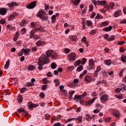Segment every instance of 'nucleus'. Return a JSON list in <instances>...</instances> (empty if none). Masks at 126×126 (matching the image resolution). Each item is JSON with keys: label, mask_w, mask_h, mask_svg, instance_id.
<instances>
[{"label": "nucleus", "mask_w": 126, "mask_h": 126, "mask_svg": "<svg viewBox=\"0 0 126 126\" xmlns=\"http://www.w3.org/2000/svg\"><path fill=\"white\" fill-rule=\"evenodd\" d=\"M49 63L50 59H49V57L45 54H42L38 59L37 63V65H38L37 67L38 69H39V70H42V69H44L43 65H44V64H47V63Z\"/></svg>", "instance_id": "1"}, {"label": "nucleus", "mask_w": 126, "mask_h": 126, "mask_svg": "<svg viewBox=\"0 0 126 126\" xmlns=\"http://www.w3.org/2000/svg\"><path fill=\"white\" fill-rule=\"evenodd\" d=\"M45 54L47 57H48V58L51 57V58L53 59V60H56V59H57V57H58V54H57V53H56V52H55V51L53 50H47Z\"/></svg>", "instance_id": "2"}, {"label": "nucleus", "mask_w": 126, "mask_h": 126, "mask_svg": "<svg viewBox=\"0 0 126 126\" xmlns=\"http://www.w3.org/2000/svg\"><path fill=\"white\" fill-rule=\"evenodd\" d=\"M76 58H77L76 54L74 52H71L67 55V60L68 62H73L75 61Z\"/></svg>", "instance_id": "3"}, {"label": "nucleus", "mask_w": 126, "mask_h": 126, "mask_svg": "<svg viewBox=\"0 0 126 126\" xmlns=\"http://www.w3.org/2000/svg\"><path fill=\"white\" fill-rule=\"evenodd\" d=\"M37 3V1L34 0L33 1L31 2L30 3L28 4L26 6V7L28 9H33L34 7H36V4Z\"/></svg>", "instance_id": "4"}, {"label": "nucleus", "mask_w": 126, "mask_h": 126, "mask_svg": "<svg viewBox=\"0 0 126 126\" xmlns=\"http://www.w3.org/2000/svg\"><path fill=\"white\" fill-rule=\"evenodd\" d=\"M45 15H47V13H46V12H45V11H44V9H42L39 10L38 12L36 15V16L40 18L42 17V16H45Z\"/></svg>", "instance_id": "5"}, {"label": "nucleus", "mask_w": 126, "mask_h": 126, "mask_svg": "<svg viewBox=\"0 0 126 126\" xmlns=\"http://www.w3.org/2000/svg\"><path fill=\"white\" fill-rule=\"evenodd\" d=\"M109 99V95L108 94H103L101 95L100 97V100L102 103H104L105 102H107Z\"/></svg>", "instance_id": "6"}, {"label": "nucleus", "mask_w": 126, "mask_h": 126, "mask_svg": "<svg viewBox=\"0 0 126 126\" xmlns=\"http://www.w3.org/2000/svg\"><path fill=\"white\" fill-rule=\"evenodd\" d=\"M16 16H18V14L16 12L13 13L12 14L8 17V21H12V20L15 19Z\"/></svg>", "instance_id": "7"}, {"label": "nucleus", "mask_w": 126, "mask_h": 126, "mask_svg": "<svg viewBox=\"0 0 126 126\" xmlns=\"http://www.w3.org/2000/svg\"><path fill=\"white\" fill-rule=\"evenodd\" d=\"M97 98L94 97L91 100H89L88 101L85 103V106H91L95 102V100H96Z\"/></svg>", "instance_id": "8"}, {"label": "nucleus", "mask_w": 126, "mask_h": 126, "mask_svg": "<svg viewBox=\"0 0 126 126\" xmlns=\"http://www.w3.org/2000/svg\"><path fill=\"white\" fill-rule=\"evenodd\" d=\"M115 7V3L114 2L110 3L109 5H105L104 8H106L107 10L109 9H114Z\"/></svg>", "instance_id": "9"}, {"label": "nucleus", "mask_w": 126, "mask_h": 126, "mask_svg": "<svg viewBox=\"0 0 126 126\" xmlns=\"http://www.w3.org/2000/svg\"><path fill=\"white\" fill-rule=\"evenodd\" d=\"M79 82V80L76 78L74 79L73 82L70 83L71 87H76L78 86V83Z\"/></svg>", "instance_id": "10"}, {"label": "nucleus", "mask_w": 126, "mask_h": 126, "mask_svg": "<svg viewBox=\"0 0 126 126\" xmlns=\"http://www.w3.org/2000/svg\"><path fill=\"white\" fill-rule=\"evenodd\" d=\"M7 5L9 7L10 9H13L14 8V6H17L18 5V3L16 2H12L10 4H7Z\"/></svg>", "instance_id": "11"}, {"label": "nucleus", "mask_w": 126, "mask_h": 126, "mask_svg": "<svg viewBox=\"0 0 126 126\" xmlns=\"http://www.w3.org/2000/svg\"><path fill=\"white\" fill-rule=\"evenodd\" d=\"M39 105L32 103V102L29 101L28 103V107L29 109H33V108H36V107H38Z\"/></svg>", "instance_id": "12"}, {"label": "nucleus", "mask_w": 126, "mask_h": 126, "mask_svg": "<svg viewBox=\"0 0 126 126\" xmlns=\"http://www.w3.org/2000/svg\"><path fill=\"white\" fill-rule=\"evenodd\" d=\"M101 71V66H97L96 67V68L94 73V75L95 77H97L98 76V74L99 72Z\"/></svg>", "instance_id": "13"}, {"label": "nucleus", "mask_w": 126, "mask_h": 126, "mask_svg": "<svg viewBox=\"0 0 126 126\" xmlns=\"http://www.w3.org/2000/svg\"><path fill=\"white\" fill-rule=\"evenodd\" d=\"M123 12H122L121 10H117V11L114 12V17H119V16H121Z\"/></svg>", "instance_id": "14"}, {"label": "nucleus", "mask_w": 126, "mask_h": 126, "mask_svg": "<svg viewBox=\"0 0 126 126\" xmlns=\"http://www.w3.org/2000/svg\"><path fill=\"white\" fill-rule=\"evenodd\" d=\"M22 52L25 53V56H29L31 49L28 48L22 49Z\"/></svg>", "instance_id": "15"}, {"label": "nucleus", "mask_w": 126, "mask_h": 126, "mask_svg": "<svg viewBox=\"0 0 126 126\" xmlns=\"http://www.w3.org/2000/svg\"><path fill=\"white\" fill-rule=\"evenodd\" d=\"M69 38L71 40L72 42H77V40H78L76 35H71L69 36Z\"/></svg>", "instance_id": "16"}, {"label": "nucleus", "mask_w": 126, "mask_h": 126, "mask_svg": "<svg viewBox=\"0 0 126 126\" xmlns=\"http://www.w3.org/2000/svg\"><path fill=\"white\" fill-rule=\"evenodd\" d=\"M7 12V9L5 8H0V14L1 15H5Z\"/></svg>", "instance_id": "17"}, {"label": "nucleus", "mask_w": 126, "mask_h": 126, "mask_svg": "<svg viewBox=\"0 0 126 126\" xmlns=\"http://www.w3.org/2000/svg\"><path fill=\"white\" fill-rule=\"evenodd\" d=\"M85 81L89 83L92 82V77L91 76L86 75L85 77Z\"/></svg>", "instance_id": "18"}, {"label": "nucleus", "mask_w": 126, "mask_h": 126, "mask_svg": "<svg viewBox=\"0 0 126 126\" xmlns=\"http://www.w3.org/2000/svg\"><path fill=\"white\" fill-rule=\"evenodd\" d=\"M112 114L115 116L116 118H120L121 114L118 110H114L112 112Z\"/></svg>", "instance_id": "19"}, {"label": "nucleus", "mask_w": 126, "mask_h": 126, "mask_svg": "<svg viewBox=\"0 0 126 126\" xmlns=\"http://www.w3.org/2000/svg\"><path fill=\"white\" fill-rule=\"evenodd\" d=\"M89 64L90 66H91V68H93L95 65V63H94V60L93 59H90Z\"/></svg>", "instance_id": "20"}, {"label": "nucleus", "mask_w": 126, "mask_h": 126, "mask_svg": "<svg viewBox=\"0 0 126 126\" xmlns=\"http://www.w3.org/2000/svg\"><path fill=\"white\" fill-rule=\"evenodd\" d=\"M107 3V1H102V0H97V4L98 5H107L106 4Z\"/></svg>", "instance_id": "21"}, {"label": "nucleus", "mask_w": 126, "mask_h": 126, "mask_svg": "<svg viewBox=\"0 0 126 126\" xmlns=\"http://www.w3.org/2000/svg\"><path fill=\"white\" fill-rule=\"evenodd\" d=\"M112 29H113L112 26H109V27H106L103 29V31L105 32H110Z\"/></svg>", "instance_id": "22"}, {"label": "nucleus", "mask_w": 126, "mask_h": 126, "mask_svg": "<svg viewBox=\"0 0 126 126\" xmlns=\"http://www.w3.org/2000/svg\"><path fill=\"white\" fill-rule=\"evenodd\" d=\"M81 42L82 43L84 42L85 43L86 45V47H88V41H86V37L85 36H83L81 39Z\"/></svg>", "instance_id": "23"}, {"label": "nucleus", "mask_w": 126, "mask_h": 126, "mask_svg": "<svg viewBox=\"0 0 126 126\" xmlns=\"http://www.w3.org/2000/svg\"><path fill=\"white\" fill-rule=\"evenodd\" d=\"M17 101L19 103H22V101H23V97L22 95H19L17 97Z\"/></svg>", "instance_id": "24"}, {"label": "nucleus", "mask_w": 126, "mask_h": 126, "mask_svg": "<svg viewBox=\"0 0 126 126\" xmlns=\"http://www.w3.org/2000/svg\"><path fill=\"white\" fill-rule=\"evenodd\" d=\"M80 0H72L71 2L74 5H78L80 2Z\"/></svg>", "instance_id": "25"}, {"label": "nucleus", "mask_w": 126, "mask_h": 126, "mask_svg": "<svg viewBox=\"0 0 126 126\" xmlns=\"http://www.w3.org/2000/svg\"><path fill=\"white\" fill-rule=\"evenodd\" d=\"M104 63L106 65L110 66L112 64V61H111V60H107L104 61Z\"/></svg>", "instance_id": "26"}, {"label": "nucleus", "mask_w": 126, "mask_h": 126, "mask_svg": "<svg viewBox=\"0 0 126 126\" xmlns=\"http://www.w3.org/2000/svg\"><path fill=\"white\" fill-rule=\"evenodd\" d=\"M40 19L43 21H48L49 19V17L46 15L45 16H43L42 17H41Z\"/></svg>", "instance_id": "27"}, {"label": "nucleus", "mask_w": 126, "mask_h": 126, "mask_svg": "<svg viewBox=\"0 0 126 126\" xmlns=\"http://www.w3.org/2000/svg\"><path fill=\"white\" fill-rule=\"evenodd\" d=\"M9 63H10V60L8 59L6 62L5 64L4 65V68L7 69L9 67Z\"/></svg>", "instance_id": "28"}, {"label": "nucleus", "mask_w": 126, "mask_h": 126, "mask_svg": "<svg viewBox=\"0 0 126 126\" xmlns=\"http://www.w3.org/2000/svg\"><path fill=\"white\" fill-rule=\"evenodd\" d=\"M109 25V22L108 21H105L101 23V27H106V26H108Z\"/></svg>", "instance_id": "29"}, {"label": "nucleus", "mask_w": 126, "mask_h": 126, "mask_svg": "<svg viewBox=\"0 0 126 126\" xmlns=\"http://www.w3.org/2000/svg\"><path fill=\"white\" fill-rule=\"evenodd\" d=\"M77 71L78 72H80V71H82L83 70V65H81L80 66H79L77 69H76Z\"/></svg>", "instance_id": "30"}, {"label": "nucleus", "mask_w": 126, "mask_h": 126, "mask_svg": "<svg viewBox=\"0 0 126 126\" xmlns=\"http://www.w3.org/2000/svg\"><path fill=\"white\" fill-rule=\"evenodd\" d=\"M81 63V61L78 60L74 63V66H78Z\"/></svg>", "instance_id": "31"}, {"label": "nucleus", "mask_w": 126, "mask_h": 126, "mask_svg": "<svg viewBox=\"0 0 126 126\" xmlns=\"http://www.w3.org/2000/svg\"><path fill=\"white\" fill-rule=\"evenodd\" d=\"M57 19V16L56 15H53L51 17V22L52 23H55Z\"/></svg>", "instance_id": "32"}, {"label": "nucleus", "mask_w": 126, "mask_h": 126, "mask_svg": "<svg viewBox=\"0 0 126 126\" xmlns=\"http://www.w3.org/2000/svg\"><path fill=\"white\" fill-rule=\"evenodd\" d=\"M104 121L105 123H111L112 121V118L110 117H107L106 118H105Z\"/></svg>", "instance_id": "33"}, {"label": "nucleus", "mask_w": 126, "mask_h": 126, "mask_svg": "<svg viewBox=\"0 0 126 126\" xmlns=\"http://www.w3.org/2000/svg\"><path fill=\"white\" fill-rule=\"evenodd\" d=\"M28 69L29 70H34V69H35V66H34L33 65H30L28 67Z\"/></svg>", "instance_id": "34"}, {"label": "nucleus", "mask_w": 126, "mask_h": 126, "mask_svg": "<svg viewBox=\"0 0 126 126\" xmlns=\"http://www.w3.org/2000/svg\"><path fill=\"white\" fill-rule=\"evenodd\" d=\"M81 99H82L81 95H75L74 98V100H81Z\"/></svg>", "instance_id": "35"}, {"label": "nucleus", "mask_w": 126, "mask_h": 126, "mask_svg": "<svg viewBox=\"0 0 126 126\" xmlns=\"http://www.w3.org/2000/svg\"><path fill=\"white\" fill-rule=\"evenodd\" d=\"M54 83H55V86L58 87V86H60V80L59 79H56L54 80Z\"/></svg>", "instance_id": "36"}, {"label": "nucleus", "mask_w": 126, "mask_h": 126, "mask_svg": "<svg viewBox=\"0 0 126 126\" xmlns=\"http://www.w3.org/2000/svg\"><path fill=\"white\" fill-rule=\"evenodd\" d=\"M25 20H23L21 22H20L19 24V26H20L21 27H23V26L25 25Z\"/></svg>", "instance_id": "37"}, {"label": "nucleus", "mask_w": 126, "mask_h": 126, "mask_svg": "<svg viewBox=\"0 0 126 126\" xmlns=\"http://www.w3.org/2000/svg\"><path fill=\"white\" fill-rule=\"evenodd\" d=\"M82 29L84 30L85 29V20L84 19H82Z\"/></svg>", "instance_id": "38"}, {"label": "nucleus", "mask_w": 126, "mask_h": 126, "mask_svg": "<svg viewBox=\"0 0 126 126\" xmlns=\"http://www.w3.org/2000/svg\"><path fill=\"white\" fill-rule=\"evenodd\" d=\"M121 61L123 63H126V55H122L121 56Z\"/></svg>", "instance_id": "39"}, {"label": "nucleus", "mask_w": 126, "mask_h": 126, "mask_svg": "<svg viewBox=\"0 0 126 126\" xmlns=\"http://www.w3.org/2000/svg\"><path fill=\"white\" fill-rule=\"evenodd\" d=\"M51 68L52 69H55V68H57V64L55 62H53L51 63Z\"/></svg>", "instance_id": "40"}, {"label": "nucleus", "mask_w": 126, "mask_h": 126, "mask_svg": "<svg viewBox=\"0 0 126 126\" xmlns=\"http://www.w3.org/2000/svg\"><path fill=\"white\" fill-rule=\"evenodd\" d=\"M86 25L87 26H89L90 27L91 26H92V24H93L92 22H91V21L87 20V21H86Z\"/></svg>", "instance_id": "41"}, {"label": "nucleus", "mask_w": 126, "mask_h": 126, "mask_svg": "<svg viewBox=\"0 0 126 126\" xmlns=\"http://www.w3.org/2000/svg\"><path fill=\"white\" fill-rule=\"evenodd\" d=\"M87 73V70H84L83 73H82L80 76L79 77L80 78H81V77H83V76H84V75H85V74H86Z\"/></svg>", "instance_id": "42"}, {"label": "nucleus", "mask_w": 126, "mask_h": 126, "mask_svg": "<svg viewBox=\"0 0 126 126\" xmlns=\"http://www.w3.org/2000/svg\"><path fill=\"white\" fill-rule=\"evenodd\" d=\"M35 34V32H34V31H31L30 32V38H31V39H32V38H33V37H34V35Z\"/></svg>", "instance_id": "43"}, {"label": "nucleus", "mask_w": 126, "mask_h": 126, "mask_svg": "<svg viewBox=\"0 0 126 126\" xmlns=\"http://www.w3.org/2000/svg\"><path fill=\"white\" fill-rule=\"evenodd\" d=\"M86 62H87V59L86 58H83L82 61H81V63L83 65L85 64V63H86Z\"/></svg>", "instance_id": "44"}, {"label": "nucleus", "mask_w": 126, "mask_h": 126, "mask_svg": "<svg viewBox=\"0 0 126 126\" xmlns=\"http://www.w3.org/2000/svg\"><path fill=\"white\" fill-rule=\"evenodd\" d=\"M24 111H25V113H26V115H27V111H25V110H24V108L19 109L18 110V112L19 113H22V112H24Z\"/></svg>", "instance_id": "45"}, {"label": "nucleus", "mask_w": 126, "mask_h": 126, "mask_svg": "<svg viewBox=\"0 0 126 126\" xmlns=\"http://www.w3.org/2000/svg\"><path fill=\"white\" fill-rule=\"evenodd\" d=\"M26 86H27V87H30L31 86H34V83H32V82H28L26 84Z\"/></svg>", "instance_id": "46"}, {"label": "nucleus", "mask_w": 126, "mask_h": 126, "mask_svg": "<svg viewBox=\"0 0 126 126\" xmlns=\"http://www.w3.org/2000/svg\"><path fill=\"white\" fill-rule=\"evenodd\" d=\"M43 44V42L41 40H39L38 41L36 42V45L37 47H40L41 45Z\"/></svg>", "instance_id": "47"}, {"label": "nucleus", "mask_w": 126, "mask_h": 126, "mask_svg": "<svg viewBox=\"0 0 126 126\" xmlns=\"http://www.w3.org/2000/svg\"><path fill=\"white\" fill-rule=\"evenodd\" d=\"M97 19H103V16H101V14L97 13L96 16Z\"/></svg>", "instance_id": "48"}, {"label": "nucleus", "mask_w": 126, "mask_h": 126, "mask_svg": "<svg viewBox=\"0 0 126 126\" xmlns=\"http://www.w3.org/2000/svg\"><path fill=\"white\" fill-rule=\"evenodd\" d=\"M114 40H115V37L114 36V35L111 36L110 37H109L107 39V41H108L109 42L111 41H114Z\"/></svg>", "instance_id": "49"}, {"label": "nucleus", "mask_w": 126, "mask_h": 126, "mask_svg": "<svg viewBox=\"0 0 126 126\" xmlns=\"http://www.w3.org/2000/svg\"><path fill=\"white\" fill-rule=\"evenodd\" d=\"M95 107L96 108H99V110H101V109H103V105L99 104V103H97L96 105H95Z\"/></svg>", "instance_id": "50"}, {"label": "nucleus", "mask_w": 126, "mask_h": 126, "mask_svg": "<svg viewBox=\"0 0 126 126\" xmlns=\"http://www.w3.org/2000/svg\"><path fill=\"white\" fill-rule=\"evenodd\" d=\"M75 92V91H70L69 92V96L70 98H71V97H72V95H73V94H74V93Z\"/></svg>", "instance_id": "51"}, {"label": "nucleus", "mask_w": 126, "mask_h": 126, "mask_svg": "<svg viewBox=\"0 0 126 126\" xmlns=\"http://www.w3.org/2000/svg\"><path fill=\"white\" fill-rule=\"evenodd\" d=\"M21 32L22 34L23 35L24 34H26V29L25 28H23L21 29Z\"/></svg>", "instance_id": "52"}, {"label": "nucleus", "mask_w": 126, "mask_h": 126, "mask_svg": "<svg viewBox=\"0 0 126 126\" xmlns=\"http://www.w3.org/2000/svg\"><path fill=\"white\" fill-rule=\"evenodd\" d=\"M74 120H76V118H71L67 119L66 122L67 123H69V122H71L72 121H74Z\"/></svg>", "instance_id": "53"}, {"label": "nucleus", "mask_w": 126, "mask_h": 126, "mask_svg": "<svg viewBox=\"0 0 126 126\" xmlns=\"http://www.w3.org/2000/svg\"><path fill=\"white\" fill-rule=\"evenodd\" d=\"M89 11H90V12H92V11H93V5L92 4L89 5Z\"/></svg>", "instance_id": "54"}, {"label": "nucleus", "mask_w": 126, "mask_h": 126, "mask_svg": "<svg viewBox=\"0 0 126 126\" xmlns=\"http://www.w3.org/2000/svg\"><path fill=\"white\" fill-rule=\"evenodd\" d=\"M122 90H123V89L117 88V89H115V92H116V93H120V91H122Z\"/></svg>", "instance_id": "55"}, {"label": "nucleus", "mask_w": 126, "mask_h": 126, "mask_svg": "<svg viewBox=\"0 0 126 126\" xmlns=\"http://www.w3.org/2000/svg\"><path fill=\"white\" fill-rule=\"evenodd\" d=\"M120 87H122V90L124 89L125 91H126V85L124 84H121Z\"/></svg>", "instance_id": "56"}, {"label": "nucleus", "mask_w": 126, "mask_h": 126, "mask_svg": "<svg viewBox=\"0 0 126 126\" xmlns=\"http://www.w3.org/2000/svg\"><path fill=\"white\" fill-rule=\"evenodd\" d=\"M100 111H101L100 109H96L93 111V113H94V114H98V113H99Z\"/></svg>", "instance_id": "57"}, {"label": "nucleus", "mask_w": 126, "mask_h": 126, "mask_svg": "<svg viewBox=\"0 0 126 126\" xmlns=\"http://www.w3.org/2000/svg\"><path fill=\"white\" fill-rule=\"evenodd\" d=\"M76 119L79 123H81V122H82V116H80Z\"/></svg>", "instance_id": "58"}, {"label": "nucleus", "mask_w": 126, "mask_h": 126, "mask_svg": "<svg viewBox=\"0 0 126 126\" xmlns=\"http://www.w3.org/2000/svg\"><path fill=\"white\" fill-rule=\"evenodd\" d=\"M27 90V89L26 88H23L21 90L20 93H24V92H25V91H26Z\"/></svg>", "instance_id": "59"}, {"label": "nucleus", "mask_w": 126, "mask_h": 126, "mask_svg": "<svg viewBox=\"0 0 126 126\" xmlns=\"http://www.w3.org/2000/svg\"><path fill=\"white\" fill-rule=\"evenodd\" d=\"M86 120L87 121H91L92 120V118L90 117V115H87Z\"/></svg>", "instance_id": "60"}, {"label": "nucleus", "mask_w": 126, "mask_h": 126, "mask_svg": "<svg viewBox=\"0 0 126 126\" xmlns=\"http://www.w3.org/2000/svg\"><path fill=\"white\" fill-rule=\"evenodd\" d=\"M64 52L66 54H68L69 53H70V50L68 48H65L64 49Z\"/></svg>", "instance_id": "61"}, {"label": "nucleus", "mask_w": 126, "mask_h": 126, "mask_svg": "<svg viewBox=\"0 0 126 126\" xmlns=\"http://www.w3.org/2000/svg\"><path fill=\"white\" fill-rule=\"evenodd\" d=\"M60 92L62 94H63V95H65V94H66V90H62L60 91Z\"/></svg>", "instance_id": "62"}, {"label": "nucleus", "mask_w": 126, "mask_h": 126, "mask_svg": "<svg viewBox=\"0 0 126 126\" xmlns=\"http://www.w3.org/2000/svg\"><path fill=\"white\" fill-rule=\"evenodd\" d=\"M0 24H4V23H5V20H4V19H1L0 20Z\"/></svg>", "instance_id": "63"}, {"label": "nucleus", "mask_w": 126, "mask_h": 126, "mask_svg": "<svg viewBox=\"0 0 126 126\" xmlns=\"http://www.w3.org/2000/svg\"><path fill=\"white\" fill-rule=\"evenodd\" d=\"M44 6H45V9L47 11V10H48V9H49V4H45Z\"/></svg>", "instance_id": "64"}]
</instances>
